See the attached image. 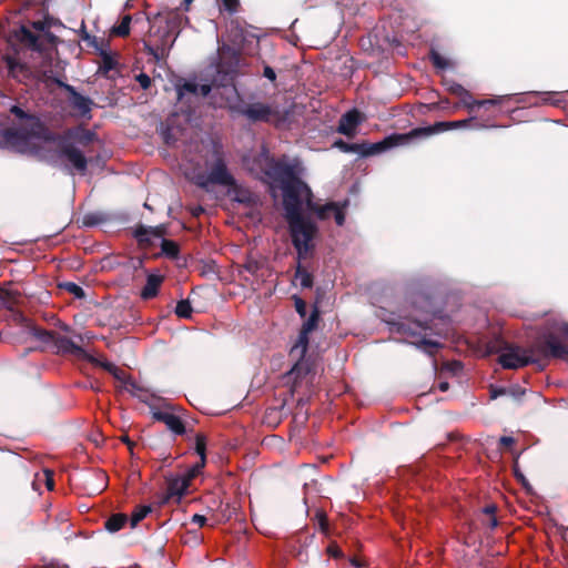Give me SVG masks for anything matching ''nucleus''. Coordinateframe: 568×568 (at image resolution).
I'll return each instance as SVG.
<instances>
[{"label": "nucleus", "instance_id": "obj_1", "mask_svg": "<svg viewBox=\"0 0 568 568\" xmlns=\"http://www.w3.org/2000/svg\"><path fill=\"white\" fill-rule=\"evenodd\" d=\"M273 178L281 183L283 192L284 217L288 224L292 244L302 258L307 257L314 250V239L318 227L310 217L302 213V191L311 193L310 187L300 179L301 162L294 159L287 162L285 158L272 165Z\"/></svg>", "mask_w": 568, "mask_h": 568}, {"label": "nucleus", "instance_id": "obj_2", "mask_svg": "<svg viewBox=\"0 0 568 568\" xmlns=\"http://www.w3.org/2000/svg\"><path fill=\"white\" fill-rule=\"evenodd\" d=\"M389 331L395 334L404 335L412 338L410 344L417 348L424 349L428 355H435L436 351L442 347L437 341L430 339L429 336H445L446 331L437 328L434 321H420L409 316L392 318L386 321Z\"/></svg>", "mask_w": 568, "mask_h": 568}, {"label": "nucleus", "instance_id": "obj_3", "mask_svg": "<svg viewBox=\"0 0 568 568\" xmlns=\"http://www.w3.org/2000/svg\"><path fill=\"white\" fill-rule=\"evenodd\" d=\"M558 325H568L564 322H551L547 323L542 331L539 333L538 337L535 339L531 346L527 348H523L519 346H509L506 348V352L503 353L498 362L504 368L507 369H517L525 367L529 364H537L540 369L545 367V361L549 358H556L551 355H545L541 351L540 344L547 334L551 333Z\"/></svg>", "mask_w": 568, "mask_h": 568}, {"label": "nucleus", "instance_id": "obj_4", "mask_svg": "<svg viewBox=\"0 0 568 568\" xmlns=\"http://www.w3.org/2000/svg\"><path fill=\"white\" fill-rule=\"evenodd\" d=\"M1 144L19 153H33L36 148L31 143V138L40 139L45 142H55L60 139L57 134L40 120L33 119L32 123L22 129H4L1 133Z\"/></svg>", "mask_w": 568, "mask_h": 568}, {"label": "nucleus", "instance_id": "obj_5", "mask_svg": "<svg viewBox=\"0 0 568 568\" xmlns=\"http://www.w3.org/2000/svg\"><path fill=\"white\" fill-rule=\"evenodd\" d=\"M471 128L476 130L497 128V125L489 121V119L483 121L477 116H470L468 119L458 121H442L436 122L428 126L415 128L407 133H402L404 144L414 143L417 141L426 140L434 134L442 133L453 129Z\"/></svg>", "mask_w": 568, "mask_h": 568}, {"label": "nucleus", "instance_id": "obj_6", "mask_svg": "<svg viewBox=\"0 0 568 568\" xmlns=\"http://www.w3.org/2000/svg\"><path fill=\"white\" fill-rule=\"evenodd\" d=\"M403 136L402 134H392L386 136L379 142L376 143H369V142H363V143H348L344 140L339 139L334 143V146L339 149L342 152L345 153H357L363 158L372 156L375 154H379L393 146L403 145Z\"/></svg>", "mask_w": 568, "mask_h": 568}, {"label": "nucleus", "instance_id": "obj_7", "mask_svg": "<svg viewBox=\"0 0 568 568\" xmlns=\"http://www.w3.org/2000/svg\"><path fill=\"white\" fill-rule=\"evenodd\" d=\"M216 159L210 168L207 175H200L197 178V185L201 187H207L209 184H216L222 186H236V181L233 175L229 172L222 153L215 149Z\"/></svg>", "mask_w": 568, "mask_h": 568}, {"label": "nucleus", "instance_id": "obj_8", "mask_svg": "<svg viewBox=\"0 0 568 568\" xmlns=\"http://www.w3.org/2000/svg\"><path fill=\"white\" fill-rule=\"evenodd\" d=\"M545 355L568 358V325H558L540 344Z\"/></svg>", "mask_w": 568, "mask_h": 568}, {"label": "nucleus", "instance_id": "obj_9", "mask_svg": "<svg viewBox=\"0 0 568 568\" xmlns=\"http://www.w3.org/2000/svg\"><path fill=\"white\" fill-rule=\"evenodd\" d=\"M231 110L245 116L252 123H270L278 116V112L275 109L263 102L240 103L231 106Z\"/></svg>", "mask_w": 568, "mask_h": 568}, {"label": "nucleus", "instance_id": "obj_10", "mask_svg": "<svg viewBox=\"0 0 568 568\" xmlns=\"http://www.w3.org/2000/svg\"><path fill=\"white\" fill-rule=\"evenodd\" d=\"M307 209L316 215V217L321 221H326L331 217V215L334 216L335 223L338 226H343L345 223V211L348 206V201L345 200L344 202H328L325 204H318L313 202L312 200H307Z\"/></svg>", "mask_w": 568, "mask_h": 568}, {"label": "nucleus", "instance_id": "obj_11", "mask_svg": "<svg viewBox=\"0 0 568 568\" xmlns=\"http://www.w3.org/2000/svg\"><path fill=\"white\" fill-rule=\"evenodd\" d=\"M321 318V312L317 305L313 306L311 315L303 323L302 328L300 331L298 337L295 344L291 348V354L295 355L296 352H300L302 355L307 353L310 338L308 335L315 331L318 326V322Z\"/></svg>", "mask_w": 568, "mask_h": 568}, {"label": "nucleus", "instance_id": "obj_12", "mask_svg": "<svg viewBox=\"0 0 568 568\" xmlns=\"http://www.w3.org/2000/svg\"><path fill=\"white\" fill-rule=\"evenodd\" d=\"M55 142L59 143V154L64 156L80 174H85L88 170V159L83 152L72 143L65 141L62 135H60V139Z\"/></svg>", "mask_w": 568, "mask_h": 568}, {"label": "nucleus", "instance_id": "obj_13", "mask_svg": "<svg viewBox=\"0 0 568 568\" xmlns=\"http://www.w3.org/2000/svg\"><path fill=\"white\" fill-rule=\"evenodd\" d=\"M290 356L296 357L297 361L286 376L292 382L293 388H296L313 372L314 364L310 357H306V354L302 355L300 352H296L295 355L290 353Z\"/></svg>", "mask_w": 568, "mask_h": 568}, {"label": "nucleus", "instance_id": "obj_14", "mask_svg": "<svg viewBox=\"0 0 568 568\" xmlns=\"http://www.w3.org/2000/svg\"><path fill=\"white\" fill-rule=\"evenodd\" d=\"M153 419L165 424L174 435L182 436L186 433V427L182 418L171 409H158L152 412Z\"/></svg>", "mask_w": 568, "mask_h": 568}, {"label": "nucleus", "instance_id": "obj_15", "mask_svg": "<svg viewBox=\"0 0 568 568\" xmlns=\"http://www.w3.org/2000/svg\"><path fill=\"white\" fill-rule=\"evenodd\" d=\"M57 84L69 93L73 109L78 110L82 116H90V112L94 105L90 98L80 94L73 85L63 81L57 80Z\"/></svg>", "mask_w": 568, "mask_h": 568}, {"label": "nucleus", "instance_id": "obj_16", "mask_svg": "<svg viewBox=\"0 0 568 568\" xmlns=\"http://www.w3.org/2000/svg\"><path fill=\"white\" fill-rule=\"evenodd\" d=\"M54 347L57 348L55 353L59 355H74L77 357L83 358L87 356V352L80 345L74 343L71 338L55 334L54 339L52 342Z\"/></svg>", "mask_w": 568, "mask_h": 568}, {"label": "nucleus", "instance_id": "obj_17", "mask_svg": "<svg viewBox=\"0 0 568 568\" xmlns=\"http://www.w3.org/2000/svg\"><path fill=\"white\" fill-rule=\"evenodd\" d=\"M166 233V229L164 225L159 226H145L139 225L134 231V237L136 239L139 245L148 247L152 245L151 237L163 239Z\"/></svg>", "mask_w": 568, "mask_h": 568}, {"label": "nucleus", "instance_id": "obj_18", "mask_svg": "<svg viewBox=\"0 0 568 568\" xmlns=\"http://www.w3.org/2000/svg\"><path fill=\"white\" fill-rule=\"evenodd\" d=\"M361 113L353 109L342 115L337 131L348 138L354 136L357 125L361 123Z\"/></svg>", "mask_w": 568, "mask_h": 568}, {"label": "nucleus", "instance_id": "obj_19", "mask_svg": "<svg viewBox=\"0 0 568 568\" xmlns=\"http://www.w3.org/2000/svg\"><path fill=\"white\" fill-rule=\"evenodd\" d=\"M460 99V103L463 106H465L469 112H474L476 108H488L494 106L499 103V100L497 99H490V100H475L471 95V93L464 89L463 93L457 95Z\"/></svg>", "mask_w": 568, "mask_h": 568}, {"label": "nucleus", "instance_id": "obj_20", "mask_svg": "<svg viewBox=\"0 0 568 568\" xmlns=\"http://www.w3.org/2000/svg\"><path fill=\"white\" fill-rule=\"evenodd\" d=\"M164 277L158 274H150L146 277V283L141 291V298L144 301L151 300L155 297L159 293V288L163 282Z\"/></svg>", "mask_w": 568, "mask_h": 568}, {"label": "nucleus", "instance_id": "obj_21", "mask_svg": "<svg viewBox=\"0 0 568 568\" xmlns=\"http://www.w3.org/2000/svg\"><path fill=\"white\" fill-rule=\"evenodd\" d=\"M307 516L310 521L313 524L314 529H320L321 532H328L331 524L326 513L322 508H308Z\"/></svg>", "mask_w": 568, "mask_h": 568}, {"label": "nucleus", "instance_id": "obj_22", "mask_svg": "<svg viewBox=\"0 0 568 568\" xmlns=\"http://www.w3.org/2000/svg\"><path fill=\"white\" fill-rule=\"evenodd\" d=\"M166 479V495L168 498L178 497L180 498L189 488L181 476H165Z\"/></svg>", "mask_w": 568, "mask_h": 568}, {"label": "nucleus", "instance_id": "obj_23", "mask_svg": "<svg viewBox=\"0 0 568 568\" xmlns=\"http://www.w3.org/2000/svg\"><path fill=\"white\" fill-rule=\"evenodd\" d=\"M314 252H315V248L313 250V252H312V254L310 256L304 257V258L303 257L301 258L298 256V253L296 252V254H297V266H296V270H295V278L300 280V284H301V286L303 288H311L313 286V283H314V277H313L312 273H310L302 265V261L313 257Z\"/></svg>", "mask_w": 568, "mask_h": 568}, {"label": "nucleus", "instance_id": "obj_24", "mask_svg": "<svg viewBox=\"0 0 568 568\" xmlns=\"http://www.w3.org/2000/svg\"><path fill=\"white\" fill-rule=\"evenodd\" d=\"M497 506L494 504L485 506L479 515L478 520L481 523V525L487 529H495L498 526V519L496 516Z\"/></svg>", "mask_w": 568, "mask_h": 568}, {"label": "nucleus", "instance_id": "obj_25", "mask_svg": "<svg viewBox=\"0 0 568 568\" xmlns=\"http://www.w3.org/2000/svg\"><path fill=\"white\" fill-rule=\"evenodd\" d=\"M235 68L224 69L222 64L217 67L216 74L213 77V84L217 88L233 84Z\"/></svg>", "mask_w": 568, "mask_h": 568}, {"label": "nucleus", "instance_id": "obj_26", "mask_svg": "<svg viewBox=\"0 0 568 568\" xmlns=\"http://www.w3.org/2000/svg\"><path fill=\"white\" fill-rule=\"evenodd\" d=\"M409 302L412 306L422 312H429L432 308L430 296L422 292H412L409 294Z\"/></svg>", "mask_w": 568, "mask_h": 568}, {"label": "nucleus", "instance_id": "obj_27", "mask_svg": "<svg viewBox=\"0 0 568 568\" xmlns=\"http://www.w3.org/2000/svg\"><path fill=\"white\" fill-rule=\"evenodd\" d=\"M63 136H64L65 141H67V139H73V140L78 141L80 144L85 146L94 140L95 134L92 131L87 130V129H78L75 131L68 130Z\"/></svg>", "mask_w": 568, "mask_h": 568}, {"label": "nucleus", "instance_id": "obj_28", "mask_svg": "<svg viewBox=\"0 0 568 568\" xmlns=\"http://www.w3.org/2000/svg\"><path fill=\"white\" fill-rule=\"evenodd\" d=\"M17 37L20 42L29 45L33 50L40 49L39 37L36 33H33L28 27L21 26L17 33Z\"/></svg>", "mask_w": 568, "mask_h": 568}, {"label": "nucleus", "instance_id": "obj_29", "mask_svg": "<svg viewBox=\"0 0 568 568\" xmlns=\"http://www.w3.org/2000/svg\"><path fill=\"white\" fill-rule=\"evenodd\" d=\"M153 511L154 510L150 505L136 506L129 517L131 528H135L140 521L145 519L149 515H152Z\"/></svg>", "mask_w": 568, "mask_h": 568}, {"label": "nucleus", "instance_id": "obj_30", "mask_svg": "<svg viewBox=\"0 0 568 568\" xmlns=\"http://www.w3.org/2000/svg\"><path fill=\"white\" fill-rule=\"evenodd\" d=\"M128 520L129 517L125 514H113L104 521V528L110 532H116L124 527Z\"/></svg>", "mask_w": 568, "mask_h": 568}, {"label": "nucleus", "instance_id": "obj_31", "mask_svg": "<svg viewBox=\"0 0 568 568\" xmlns=\"http://www.w3.org/2000/svg\"><path fill=\"white\" fill-rule=\"evenodd\" d=\"M20 294L16 291H9L0 287V308H7L12 311L18 302Z\"/></svg>", "mask_w": 568, "mask_h": 568}, {"label": "nucleus", "instance_id": "obj_32", "mask_svg": "<svg viewBox=\"0 0 568 568\" xmlns=\"http://www.w3.org/2000/svg\"><path fill=\"white\" fill-rule=\"evenodd\" d=\"M4 60H6L8 73L12 78H18L19 73H26L28 71L27 65L13 57L8 55V57H6Z\"/></svg>", "mask_w": 568, "mask_h": 568}, {"label": "nucleus", "instance_id": "obj_33", "mask_svg": "<svg viewBox=\"0 0 568 568\" xmlns=\"http://www.w3.org/2000/svg\"><path fill=\"white\" fill-rule=\"evenodd\" d=\"M30 334L32 336H34L38 341H40L44 344H49V343L53 342L57 332L48 331L45 328L38 327V326L33 325L30 327Z\"/></svg>", "mask_w": 568, "mask_h": 568}, {"label": "nucleus", "instance_id": "obj_34", "mask_svg": "<svg viewBox=\"0 0 568 568\" xmlns=\"http://www.w3.org/2000/svg\"><path fill=\"white\" fill-rule=\"evenodd\" d=\"M196 454L200 456V466L206 464V436L202 433L195 435V447Z\"/></svg>", "mask_w": 568, "mask_h": 568}, {"label": "nucleus", "instance_id": "obj_35", "mask_svg": "<svg viewBox=\"0 0 568 568\" xmlns=\"http://www.w3.org/2000/svg\"><path fill=\"white\" fill-rule=\"evenodd\" d=\"M162 254L169 258H176L180 253V246L172 240L162 239L161 241Z\"/></svg>", "mask_w": 568, "mask_h": 568}, {"label": "nucleus", "instance_id": "obj_36", "mask_svg": "<svg viewBox=\"0 0 568 568\" xmlns=\"http://www.w3.org/2000/svg\"><path fill=\"white\" fill-rule=\"evenodd\" d=\"M126 389L135 397H138L141 402H146L149 397V393L145 388L140 386L132 378H128L125 382Z\"/></svg>", "mask_w": 568, "mask_h": 568}, {"label": "nucleus", "instance_id": "obj_37", "mask_svg": "<svg viewBox=\"0 0 568 568\" xmlns=\"http://www.w3.org/2000/svg\"><path fill=\"white\" fill-rule=\"evenodd\" d=\"M178 100L182 101L186 93L199 95V84L195 82L186 81L183 84L176 85Z\"/></svg>", "mask_w": 568, "mask_h": 568}, {"label": "nucleus", "instance_id": "obj_38", "mask_svg": "<svg viewBox=\"0 0 568 568\" xmlns=\"http://www.w3.org/2000/svg\"><path fill=\"white\" fill-rule=\"evenodd\" d=\"M83 359H87L89 363H91L94 366L103 368L108 373L115 371V365L113 363H111L106 359H101V358L90 355L88 353H87V356H83Z\"/></svg>", "mask_w": 568, "mask_h": 568}, {"label": "nucleus", "instance_id": "obj_39", "mask_svg": "<svg viewBox=\"0 0 568 568\" xmlns=\"http://www.w3.org/2000/svg\"><path fill=\"white\" fill-rule=\"evenodd\" d=\"M193 308L187 300H181L175 306V314L181 318H191Z\"/></svg>", "mask_w": 568, "mask_h": 568}, {"label": "nucleus", "instance_id": "obj_40", "mask_svg": "<svg viewBox=\"0 0 568 568\" xmlns=\"http://www.w3.org/2000/svg\"><path fill=\"white\" fill-rule=\"evenodd\" d=\"M235 191L234 200L239 203L250 205L254 202L253 194L248 190L232 186Z\"/></svg>", "mask_w": 568, "mask_h": 568}, {"label": "nucleus", "instance_id": "obj_41", "mask_svg": "<svg viewBox=\"0 0 568 568\" xmlns=\"http://www.w3.org/2000/svg\"><path fill=\"white\" fill-rule=\"evenodd\" d=\"M131 16L130 14H125L120 24L116 26L114 29H113V33L118 37H128L130 34V23H131Z\"/></svg>", "mask_w": 568, "mask_h": 568}, {"label": "nucleus", "instance_id": "obj_42", "mask_svg": "<svg viewBox=\"0 0 568 568\" xmlns=\"http://www.w3.org/2000/svg\"><path fill=\"white\" fill-rule=\"evenodd\" d=\"M60 287L67 291L68 293L72 294L77 298L81 300L85 297L84 290L73 282H64L60 284Z\"/></svg>", "mask_w": 568, "mask_h": 568}, {"label": "nucleus", "instance_id": "obj_43", "mask_svg": "<svg viewBox=\"0 0 568 568\" xmlns=\"http://www.w3.org/2000/svg\"><path fill=\"white\" fill-rule=\"evenodd\" d=\"M429 58L433 65L437 69L445 70L449 67V61L436 50H430Z\"/></svg>", "mask_w": 568, "mask_h": 568}, {"label": "nucleus", "instance_id": "obj_44", "mask_svg": "<svg viewBox=\"0 0 568 568\" xmlns=\"http://www.w3.org/2000/svg\"><path fill=\"white\" fill-rule=\"evenodd\" d=\"M205 466H200V463L197 462L192 467H190L185 473L181 474L180 476L185 481L187 486H190L191 481L202 471V469Z\"/></svg>", "mask_w": 568, "mask_h": 568}, {"label": "nucleus", "instance_id": "obj_45", "mask_svg": "<svg viewBox=\"0 0 568 568\" xmlns=\"http://www.w3.org/2000/svg\"><path fill=\"white\" fill-rule=\"evenodd\" d=\"M57 520L59 523L57 529L60 532H68L72 528V524L70 523L69 515L67 513L59 514Z\"/></svg>", "mask_w": 568, "mask_h": 568}, {"label": "nucleus", "instance_id": "obj_46", "mask_svg": "<svg viewBox=\"0 0 568 568\" xmlns=\"http://www.w3.org/2000/svg\"><path fill=\"white\" fill-rule=\"evenodd\" d=\"M444 85L446 87V90L453 94V95H459L463 93V90L465 89L462 84L453 81V80H444Z\"/></svg>", "mask_w": 568, "mask_h": 568}, {"label": "nucleus", "instance_id": "obj_47", "mask_svg": "<svg viewBox=\"0 0 568 568\" xmlns=\"http://www.w3.org/2000/svg\"><path fill=\"white\" fill-rule=\"evenodd\" d=\"M10 112L17 116L18 119H21V120H29L30 123L33 122V119H38L36 115H31L29 113H27L24 110H22L20 106L18 105H12L11 109H10Z\"/></svg>", "mask_w": 568, "mask_h": 568}, {"label": "nucleus", "instance_id": "obj_48", "mask_svg": "<svg viewBox=\"0 0 568 568\" xmlns=\"http://www.w3.org/2000/svg\"><path fill=\"white\" fill-rule=\"evenodd\" d=\"M513 471H514V475L516 477V479L521 483V485L525 487V488H528L529 487V483L527 480V478L525 477V475L520 471L519 469V465H518V458H516L514 460V464H513Z\"/></svg>", "mask_w": 568, "mask_h": 568}, {"label": "nucleus", "instance_id": "obj_49", "mask_svg": "<svg viewBox=\"0 0 568 568\" xmlns=\"http://www.w3.org/2000/svg\"><path fill=\"white\" fill-rule=\"evenodd\" d=\"M103 219L97 213H88L83 216L82 223L84 226H94L101 223Z\"/></svg>", "mask_w": 568, "mask_h": 568}, {"label": "nucleus", "instance_id": "obj_50", "mask_svg": "<svg viewBox=\"0 0 568 568\" xmlns=\"http://www.w3.org/2000/svg\"><path fill=\"white\" fill-rule=\"evenodd\" d=\"M184 545L196 546L203 542V535H182Z\"/></svg>", "mask_w": 568, "mask_h": 568}, {"label": "nucleus", "instance_id": "obj_51", "mask_svg": "<svg viewBox=\"0 0 568 568\" xmlns=\"http://www.w3.org/2000/svg\"><path fill=\"white\" fill-rule=\"evenodd\" d=\"M294 306H295V311L297 312V314L301 316V317H305L306 316V303L303 298L298 297V296H294Z\"/></svg>", "mask_w": 568, "mask_h": 568}, {"label": "nucleus", "instance_id": "obj_52", "mask_svg": "<svg viewBox=\"0 0 568 568\" xmlns=\"http://www.w3.org/2000/svg\"><path fill=\"white\" fill-rule=\"evenodd\" d=\"M32 28L37 31H45L51 27V20L45 18L43 20H37L31 23Z\"/></svg>", "mask_w": 568, "mask_h": 568}, {"label": "nucleus", "instance_id": "obj_53", "mask_svg": "<svg viewBox=\"0 0 568 568\" xmlns=\"http://www.w3.org/2000/svg\"><path fill=\"white\" fill-rule=\"evenodd\" d=\"M135 80L139 82L140 87L143 90H148L152 83L151 78L146 73H143V72L139 73L135 77Z\"/></svg>", "mask_w": 568, "mask_h": 568}, {"label": "nucleus", "instance_id": "obj_54", "mask_svg": "<svg viewBox=\"0 0 568 568\" xmlns=\"http://www.w3.org/2000/svg\"><path fill=\"white\" fill-rule=\"evenodd\" d=\"M223 8L229 13H235L240 7L239 0H222Z\"/></svg>", "mask_w": 568, "mask_h": 568}, {"label": "nucleus", "instance_id": "obj_55", "mask_svg": "<svg viewBox=\"0 0 568 568\" xmlns=\"http://www.w3.org/2000/svg\"><path fill=\"white\" fill-rule=\"evenodd\" d=\"M243 268L248 272L252 275H255L260 270V263L255 260H248L244 265Z\"/></svg>", "mask_w": 568, "mask_h": 568}, {"label": "nucleus", "instance_id": "obj_56", "mask_svg": "<svg viewBox=\"0 0 568 568\" xmlns=\"http://www.w3.org/2000/svg\"><path fill=\"white\" fill-rule=\"evenodd\" d=\"M116 65V62L114 61V59L109 55V54H104L103 55V59H102V68L105 72L110 71V70H113Z\"/></svg>", "mask_w": 568, "mask_h": 568}, {"label": "nucleus", "instance_id": "obj_57", "mask_svg": "<svg viewBox=\"0 0 568 568\" xmlns=\"http://www.w3.org/2000/svg\"><path fill=\"white\" fill-rule=\"evenodd\" d=\"M544 95L545 98L542 100L549 104L558 105L560 102V99H558V93L556 92H545Z\"/></svg>", "mask_w": 568, "mask_h": 568}, {"label": "nucleus", "instance_id": "obj_58", "mask_svg": "<svg viewBox=\"0 0 568 568\" xmlns=\"http://www.w3.org/2000/svg\"><path fill=\"white\" fill-rule=\"evenodd\" d=\"M115 379L121 381L125 384L129 376H126L125 372L115 366V371L109 372Z\"/></svg>", "mask_w": 568, "mask_h": 568}, {"label": "nucleus", "instance_id": "obj_59", "mask_svg": "<svg viewBox=\"0 0 568 568\" xmlns=\"http://www.w3.org/2000/svg\"><path fill=\"white\" fill-rule=\"evenodd\" d=\"M507 394H508V389L505 387H494V386L490 387V398L491 399H496L497 397L507 395Z\"/></svg>", "mask_w": 568, "mask_h": 568}, {"label": "nucleus", "instance_id": "obj_60", "mask_svg": "<svg viewBox=\"0 0 568 568\" xmlns=\"http://www.w3.org/2000/svg\"><path fill=\"white\" fill-rule=\"evenodd\" d=\"M214 87L215 85L213 84V81L211 83H204L199 85V95L207 97Z\"/></svg>", "mask_w": 568, "mask_h": 568}, {"label": "nucleus", "instance_id": "obj_61", "mask_svg": "<svg viewBox=\"0 0 568 568\" xmlns=\"http://www.w3.org/2000/svg\"><path fill=\"white\" fill-rule=\"evenodd\" d=\"M327 552L329 556L334 557V558H339L342 557V550L339 549V547L336 545V544H331L327 546Z\"/></svg>", "mask_w": 568, "mask_h": 568}, {"label": "nucleus", "instance_id": "obj_62", "mask_svg": "<svg viewBox=\"0 0 568 568\" xmlns=\"http://www.w3.org/2000/svg\"><path fill=\"white\" fill-rule=\"evenodd\" d=\"M263 75L272 82L276 80V73L270 65L264 67Z\"/></svg>", "mask_w": 568, "mask_h": 568}, {"label": "nucleus", "instance_id": "obj_63", "mask_svg": "<svg viewBox=\"0 0 568 568\" xmlns=\"http://www.w3.org/2000/svg\"><path fill=\"white\" fill-rule=\"evenodd\" d=\"M507 389H508V394L507 395H511V396H514L516 398H519L520 396H523L525 394V389H521L518 386L510 387V388H507Z\"/></svg>", "mask_w": 568, "mask_h": 568}, {"label": "nucleus", "instance_id": "obj_64", "mask_svg": "<svg viewBox=\"0 0 568 568\" xmlns=\"http://www.w3.org/2000/svg\"><path fill=\"white\" fill-rule=\"evenodd\" d=\"M514 444H515V439L510 436H503L499 439V445L501 447H510Z\"/></svg>", "mask_w": 568, "mask_h": 568}]
</instances>
